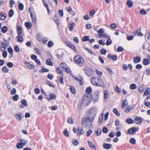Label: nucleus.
Masks as SVG:
<instances>
[{"label": "nucleus", "instance_id": "f257e3e1", "mask_svg": "<svg viewBox=\"0 0 150 150\" xmlns=\"http://www.w3.org/2000/svg\"><path fill=\"white\" fill-rule=\"evenodd\" d=\"M91 83L94 86H103L104 85L103 80L99 77H93L91 79Z\"/></svg>", "mask_w": 150, "mask_h": 150}, {"label": "nucleus", "instance_id": "f03ea898", "mask_svg": "<svg viewBox=\"0 0 150 150\" xmlns=\"http://www.w3.org/2000/svg\"><path fill=\"white\" fill-rule=\"evenodd\" d=\"M93 120L89 119L87 117H84L81 120L82 125L83 127H88L89 128L91 125V123Z\"/></svg>", "mask_w": 150, "mask_h": 150}, {"label": "nucleus", "instance_id": "7ed1b4c3", "mask_svg": "<svg viewBox=\"0 0 150 150\" xmlns=\"http://www.w3.org/2000/svg\"><path fill=\"white\" fill-rule=\"evenodd\" d=\"M83 70L86 75L89 77L93 75L94 72V71L89 67H83Z\"/></svg>", "mask_w": 150, "mask_h": 150}, {"label": "nucleus", "instance_id": "20e7f679", "mask_svg": "<svg viewBox=\"0 0 150 150\" xmlns=\"http://www.w3.org/2000/svg\"><path fill=\"white\" fill-rule=\"evenodd\" d=\"M96 115L95 111L92 108H91L86 113V116L89 119L93 121Z\"/></svg>", "mask_w": 150, "mask_h": 150}, {"label": "nucleus", "instance_id": "39448f33", "mask_svg": "<svg viewBox=\"0 0 150 150\" xmlns=\"http://www.w3.org/2000/svg\"><path fill=\"white\" fill-rule=\"evenodd\" d=\"M91 96L89 95L85 94L84 95L82 100V103L83 105L86 106L88 105L89 103L90 98Z\"/></svg>", "mask_w": 150, "mask_h": 150}, {"label": "nucleus", "instance_id": "423d86ee", "mask_svg": "<svg viewBox=\"0 0 150 150\" xmlns=\"http://www.w3.org/2000/svg\"><path fill=\"white\" fill-rule=\"evenodd\" d=\"M74 61L76 64H83L84 62L83 59L79 55L76 56L74 58Z\"/></svg>", "mask_w": 150, "mask_h": 150}, {"label": "nucleus", "instance_id": "0eeeda50", "mask_svg": "<svg viewBox=\"0 0 150 150\" xmlns=\"http://www.w3.org/2000/svg\"><path fill=\"white\" fill-rule=\"evenodd\" d=\"M15 117L18 121L21 120L23 118V116L21 112H18L15 115Z\"/></svg>", "mask_w": 150, "mask_h": 150}, {"label": "nucleus", "instance_id": "6e6552de", "mask_svg": "<svg viewBox=\"0 0 150 150\" xmlns=\"http://www.w3.org/2000/svg\"><path fill=\"white\" fill-rule=\"evenodd\" d=\"M138 131L137 129L135 127H133L129 128L128 131V134H133L134 133Z\"/></svg>", "mask_w": 150, "mask_h": 150}, {"label": "nucleus", "instance_id": "1a4fd4ad", "mask_svg": "<svg viewBox=\"0 0 150 150\" xmlns=\"http://www.w3.org/2000/svg\"><path fill=\"white\" fill-rule=\"evenodd\" d=\"M29 11H30V16L32 19L33 22L35 23V22L36 19V16L35 13L34 12L33 13L31 12L30 8L29 9Z\"/></svg>", "mask_w": 150, "mask_h": 150}, {"label": "nucleus", "instance_id": "9d476101", "mask_svg": "<svg viewBox=\"0 0 150 150\" xmlns=\"http://www.w3.org/2000/svg\"><path fill=\"white\" fill-rule=\"evenodd\" d=\"M24 64L30 69H34L35 68V67L34 65L31 64L28 62H25L24 63Z\"/></svg>", "mask_w": 150, "mask_h": 150}, {"label": "nucleus", "instance_id": "9b49d317", "mask_svg": "<svg viewBox=\"0 0 150 150\" xmlns=\"http://www.w3.org/2000/svg\"><path fill=\"white\" fill-rule=\"evenodd\" d=\"M92 98L93 100L97 102L99 99V93H97L94 94L92 96Z\"/></svg>", "mask_w": 150, "mask_h": 150}, {"label": "nucleus", "instance_id": "f8f14e48", "mask_svg": "<svg viewBox=\"0 0 150 150\" xmlns=\"http://www.w3.org/2000/svg\"><path fill=\"white\" fill-rule=\"evenodd\" d=\"M134 108V106L133 105H130L125 109L124 112L126 113L129 112Z\"/></svg>", "mask_w": 150, "mask_h": 150}, {"label": "nucleus", "instance_id": "ddd939ff", "mask_svg": "<svg viewBox=\"0 0 150 150\" xmlns=\"http://www.w3.org/2000/svg\"><path fill=\"white\" fill-rule=\"evenodd\" d=\"M142 118L139 117H137L135 118L134 122L137 124H139L142 122Z\"/></svg>", "mask_w": 150, "mask_h": 150}, {"label": "nucleus", "instance_id": "4468645a", "mask_svg": "<svg viewBox=\"0 0 150 150\" xmlns=\"http://www.w3.org/2000/svg\"><path fill=\"white\" fill-rule=\"evenodd\" d=\"M112 145L111 144L104 143L103 145V147L106 149H109L112 147Z\"/></svg>", "mask_w": 150, "mask_h": 150}, {"label": "nucleus", "instance_id": "2eb2a0df", "mask_svg": "<svg viewBox=\"0 0 150 150\" xmlns=\"http://www.w3.org/2000/svg\"><path fill=\"white\" fill-rule=\"evenodd\" d=\"M122 104L121 105V107L122 109H124L128 104V101H127L126 99L123 100L122 102Z\"/></svg>", "mask_w": 150, "mask_h": 150}, {"label": "nucleus", "instance_id": "dca6fc26", "mask_svg": "<svg viewBox=\"0 0 150 150\" xmlns=\"http://www.w3.org/2000/svg\"><path fill=\"white\" fill-rule=\"evenodd\" d=\"M134 35L142 37L143 36L142 34L141 33L140 29H138L134 33Z\"/></svg>", "mask_w": 150, "mask_h": 150}, {"label": "nucleus", "instance_id": "f3484780", "mask_svg": "<svg viewBox=\"0 0 150 150\" xmlns=\"http://www.w3.org/2000/svg\"><path fill=\"white\" fill-rule=\"evenodd\" d=\"M104 99H106L109 97V94L108 91L107 90H105L103 91Z\"/></svg>", "mask_w": 150, "mask_h": 150}, {"label": "nucleus", "instance_id": "a211bd4d", "mask_svg": "<svg viewBox=\"0 0 150 150\" xmlns=\"http://www.w3.org/2000/svg\"><path fill=\"white\" fill-rule=\"evenodd\" d=\"M141 60V58L139 56H136L134 58L133 62L135 63L140 62Z\"/></svg>", "mask_w": 150, "mask_h": 150}, {"label": "nucleus", "instance_id": "6ab92c4d", "mask_svg": "<svg viewBox=\"0 0 150 150\" xmlns=\"http://www.w3.org/2000/svg\"><path fill=\"white\" fill-rule=\"evenodd\" d=\"M9 43L8 42H1V48H4V50L2 51H4L6 49V47L8 45Z\"/></svg>", "mask_w": 150, "mask_h": 150}, {"label": "nucleus", "instance_id": "aec40b11", "mask_svg": "<svg viewBox=\"0 0 150 150\" xmlns=\"http://www.w3.org/2000/svg\"><path fill=\"white\" fill-rule=\"evenodd\" d=\"M83 133L84 131L81 127H78L77 129V134L78 135H80L83 134Z\"/></svg>", "mask_w": 150, "mask_h": 150}, {"label": "nucleus", "instance_id": "412c9836", "mask_svg": "<svg viewBox=\"0 0 150 150\" xmlns=\"http://www.w3.org/2000/svg\"><path fill=\"white\" fill-rule=\"evenodd\" d=\"M88 143L89 147L91 149H94V150H96L95 146L94 145L93 143L91 141H88Z\"/></svg>", "mask_w": 150, "mask_h": 150}, {"label": "nucleus", "instance_id": "4be33fe9", "mask_svg": "<svg viewBox=\"0 0 150 150\" xmlns=\"http://www.w3.org/2000/svg\"><path fill=\"white\" fill-rule=\"evenodd\" d=\"M44 6L46 8L48 13H50V11L48 4L46 1L45 0H42Z\"/></svg>", "mask_w": 150, "mask_h": 150}, {"label": "nucleus", "instance_id": "5701e85b", "mask_svg": "<svg viewBox=\"0 0 150 150\" xmlns=\"http://www.w3.org/2000/svg\"><path fill=\"white\" fill-rule=\"evenodd\" d=\"M25 25L26 28L28 29H30L32 26V24L30 22L25 23Z\"/></svg>", "mask_w": 150, "mask_h": 150}, {"label": "nucleus", "instance_id": "b1692460", "mask_svg": "<svg viewBox=\"0 0 150 150\" xmlns=\"http://www.w3.org/2000/svg\"><path fill=\"white\" fill-rule=\"evenodd\" d=\"M67 46L71 48L72 50H74L75 51V46L74 45L71 44V43L69 42H67L66 43Z\"/></svg>", "mask_w": 150, "mask_h": 150}, {"label": "nucleus", "instance_id": "393cba45", "mask_svg": "<svg viewBox=\"0 0 150 150\" xmlns=\"http://www.w3.org/2000/svg\"><path fill=\"white\" fill-rule=\"evenodd\" d=\"M17 32L18 34L21 35L22 34V28L21 26H19L17 28Z\"/></svg>", "mask_w": 150, "mask_h": 150}, {"label": "nucleus", "instance_id": "a878e982", "mask_svg": "<svg viewBox=\"0 0 150 150\" xmlns=\"http://www.w3.org/2000/svg\"><path fill=\"white\" fill-rule=\"evenodd\" d=\"M6 14L4 13L3 12H1L0 13V19L1 20H4L6 18Z\"/></svg>", "mask_w": 150, "mask_h": 150}, {"label": "nucleus", "instance_id": "bb28decb", "mask_svg": "<svg viewBox=\"0 0 150 150\" xmlns=\"http://www.w3.org/2000/svg\"><path fill=\"white\" fill-rule=\"evenodd\" d=\"M149 61L147 58H145L144 59L143 61V64L145 65H147L149 64Z\"/></svg>", "mask_w": 150, "mask_h": 150}, {"label": "nucleus", "instance_id": "cd10ccee", "mask_svg": "<svg viewBox=\"0 0 150 150\" xmlns=\"http://www.w3.org/2000/svg\"><path fill=\"white\" fill-rule=\"evenodd\" d=\"M126 122L129 124H130L133 123V121L132 119L128 118L126 119Z\"/></svg>", "mask_w": 150, "mask_h": 150}, {"label": "nucleus", "instance_id": "c85d7f7f", "mask_svg": "<svg viewBox=\"0 0 150 150\" xmlns=\"http://www.w3.org/2000/svg\"><path fill=\"white\" fill-rule=\"evenodd\" d=\"M127 4L128 6V7L129 8H131L133 5V3L131 1L128 0L127 2Z\"/></svg>", "mask_w": 150, "mask_h": 150}, {"label": "nucleus", "instance_id": "c756f323", "mask_svg": "<svg viewBox=\"0 0 150 150\" xmlns=\"http://www.w3.org/2000/svg\"><path fill=\"white\" fill-rule=\"evenodd\" d=\"M70 89L71 91L73 93L75 94L76 93V90L74 86H70Z\"/></svg>", "mask_w": 150, "mask_h": 150}, {"label": "nucleus", "instance_id": "7c9ffc66", "mask_svg": "<svg viewBox=\"0 0 150 150\" xmlns=\"http://www.w3.org/2000/svg\"><path fill=\"white\" fill-rule=\"evenodd\" d=\"M7 30L8 28L6 26H3L1 29V32L4 33H6L7 32Z\"/></svg>", "mask_w": 150, "mask_h": 150}, {"label": "nucleus", "instance_id": "2f4dec72", "mask_svg": "<svg viewBox=\"0 0 150 150\" xmlns=\"http://www.w3.org/2000/svg\"><path fill=\"white\" fill-rule=\"evenodd\" d=\"M100 36L103 38H107L108 39H110V36L108 35L105 33H104L101 35H100Z\"/></svg>", "mask_w": 150, "mask_h": 150}, {"label": "nucleus", "instance_id": "473e14b6", "mask_svg": "<svg viewBox=\"0 0 150 150\" xmlns=\"http://www.w3.org/2000/svg\"><path fill=\"white\" fill-rule=\"evenodd\" d=\"M145 89L144 86L143 85L142 86H140L138 89L139 91L141 93H142L144 92Z\"/></svg>", "mask_w": 150, "mask_h": 150}, {"label": "nucleus", "instance_id": "72a5a7b5", "mask_svg": "<svg viewBox=\"0 0 150 150\" xmlns=\"http://www.w3.org/2000/svg\"><path fill=\"white\" fill-rule=\"evenodd\" d=\"M24 145L21 143L19 142L16 145V147L18 149H21L23 147Z\"/></svg>", "mask_w": 150, "mask_h": 150}, {"label": "nucleus", "instance_id": "f704fd0d", "mask_svg": "<svg viewBox=\"0 0 150 150\" xmlns=\"http://www.w3.org/2000/svg\"><path fill=\"white\" fill-rule=\"evenodd\" d=\"M92 91V88L90 86L88 87L86 90V92L87 93V94H88L91 93Z\"/></svg>", "mask_w": 150, "mask_h": 150}, {"label": "nucleus", "instance_id": "c9c22d12", "mask_svg": "<svg viewBox=\"0 0 150 150\" xmlns=\"http://www.w3.org/2000/svg\"><path fill=\"white\" fill-rule=\"evenodd\" d=\"M70 25L69 27V30L70 31H71L73 29L74 27V22H72L71 23H70Z\"/></svg>", "mask_w": 150, "mask_h": 150}, {"label": "nucleus", "instance_id": "e433bc0d", "mask_svg": "<svg viewBox=\"0 0 150 150\" xmlns=\"http://www.w3.org/2000/svg\"><path fill=\"white\" fill-rule=\"evenodd\" d=\"M45 63L46 64L50 65L52 66L53 65V63L50 59H47L46 60Z\"/></svg>", "mask_w": 150, "mask_h": 150}, {"label": "nucleus", "instance_id": "4c0bfd02", "mask_svg": "<svg viewBox=\"0 0 150 150\" xmlns=\"http://www.w3.org/2000/svg\"><path fill=\"white\" fill-rule=\"evenodd\" d=\"M95 132L96 134V135L98 136L100 135L101 133V130L100 129H98L97 130H96Z\"/></svg>", "mask_w": 150, "mask_h": 150}, {"label": "nucleus", "instance_id": "58836bf2", "mask_svg": "<svg viewBox=\"0 0 150 150\" xmlns=\"http://www.w3.org/2000/svg\"><path fill=\"white\" fill-rule=\"evenodd\" d=\"M49 97L50 98V99L54 100L56 98V96L53 93H50L49 96Z\"/></svg>", "mask_w": 150, "mask_h": 150}, {"label": "nucleus", "instance_id": "ea45409f", "mask_svg": "<svg viewBox=\"0 0 150 150\" xmlns=\"http://www.w3.org/2000/svg\"><path fill=\"white\" fill-rule=\"evenodd\" d=\"M60 66L61 68L64 70L67 67V65L64 63H61Z\"/></svg>", "mask_w": 150, "mask_h": 150}, {"label": "nucleus", "instance_id": "a19ab883", "mask_svg": "<svg viewBox=\"0 0 150 150\" xmlns=\"http://www.w3.org/2000/svg\"><path fill=\"white\" fill-rule=\"evenodd\" d=\"M84 49L87 50L88 53H89L91 55H95V54L90 49H88L86 47H85Z\"/></svg>", "mask_w": 150, "mask_h": 150}, {"label": "nucleus", "instance_id": "79ce46f5", "mask_svg": "<svg viewBox=\"0 0 150 150\" xmlns=\"http://www.w3.org/2000/svg\"><path fill=\"white\" fill-rule=\"evenodd\" d=\"M48 69H45L43 67H42L41 70L40 71V73H43L45 72H48Z\"/></svg>", "mask_w": 150, "mask_h": 150}, {"label": "nucleus", "instance_id": "37998d69", "mask_svg": "<svg viewBox=\"0 0 150 150\" xmlns=\"http://www.w3.org/2000/svg\"><path fill=\"white\" fill-rule=\"evenodd\" d=\"M113 112L116 115L118 116L120 115V113L119 112L117 111V109L116 108H114L113 110Z\"/></svg>", "mask_w": 150, "mask_h": 150}, {"label": "nucleus", "instance_id": "c03bdc74", "mask_svg": "<svg viewBox=\"0 0 150 150\" xmlns=\"http://www.w3.org/2000/svg\"><path fill=\"white\" fill-rule=\"evenodd\" d=\"M16 38H17V42H22L23 40V39L22 36L20 35L16 37Z\"/></svg>", "mask_w": 150, "mask_h": 150}, {"label": "nucleus", "instance_id": "a18cd8bd", "mask_svg": "<svg viewBox=\"0 0 150 150\" xmlns=\"http://www.w3.org/2000/svg\"><path fill=\"white\" fill-rule=\"evenodd\" d=\"M89 39V38L87 36H85L83 37L82 39V40L83 41L85 42L88 41Z\"/></svg>", "mask_w": 150, "mask_h": 150}, {"label": "nucleus", "instance_id": "49530a36", "mask_svg": "<svg viewBox=\"0 0 150 150\" xmlns=\"http://www.w3.org/2000/svg\"><path fill=\"white\" fill-rule=\"evenodd\" d=\"M150 89L149 88L147 87L146 88L145 90L144 91V94L145 95H147L149 93Z\"/></svg>", "mask_w": 150, "mask_h": 150}, {"label": "nucleus", "instance_id": "de8ad7c7", "mask_svg": "<svg viewBox=\"0 0 150 150\" xmlns=\"http://www.w3.org/2000/svg\"><path fill=\"white\" fill-rule=\"evenodd\" d=\"M20 143H21L23 145H26L27 143V141L25 139H20Z\"/></svg>", "mask_w": 150, "mask_h": 150}, {"label": "nucleus", "instance_id": "09e8293b", "mask_svg": "<svg viewBox=\"0 0 150 150\" xmlns=\"http://www.w3.org/2000/svg\"><path fill=\"white\" fill-rule=\"evenodd\" d=\"M27 102L25 99H23L21 100V104L24 106L26 107L27 106Z\"/></svg>", "mask_w": 150, "mask_h": 150}, {"label": "nucleus", "instance_id": "8fccbe9b", "mask_svg": "<svg viewBox=\"0 0 150 150\" xmlns=\"http://www.w3.org/2000/svg\"><path fill=\"white\" fill-rule=\"evenodd\" d=\"M24 6L23 4L21 3L18 4V9L21 11H23V9Z\"/></svg>", "mask_w": 150, "mask_h": 150}, {"label": "nucleus", "instance_id": "3c124183", "mask_svg": "<svg viewBox=\"0 0 150 150\" xmlns=\"http://www.w3.org/2000/svg\"><path fill=\"white\" fill-rule=\"evenodd\" d=\"M54 20L58 26L59 24V22L58 19L57 17L56 16H55L54 17Z\"/></svg>", "mask_w": 150, "mask_h": 150}, {"label": "nucleus", "instance_id": "603ef678", "mask_svg": "<svg viewBox=\"0 0 150 150\" xmlns=\"http://www.w3.org/2000/svg\"><path fill=\"white\" fill-rule=\"evenodd\" d=\"M2 70L4 73H6L8 72L9 69L6 66H4L2 68Z\"/></svg>", "mask_w": 150, "mask_h": 150}, {"label": "nucleus", "instance_id": "864d4df0", "mask_svg": "<svg viewBox=\"0 0 150 150\" xmlns=\"http://www.w3.org/2000/svg\"><path fill=\"white\" fill-rule=\"evenodd\" d=\"M129 88L131 89H135L136 88V85L135 84H131L129 86Z\"/></svg>", "mask_w": 150, "mask_h": 150}, {"label": "nucleus", "instance_id": "5fc2aeb1", "mask_svg": "<svg viewBox=\"0 0 150 150\" xmlns=\"http://www.w3.org/2000/svg\"><path fill=\"white\" fill-rule=\"evenodd\" d=\"M19 99V96L18 95H16L12 97L13 100L14 101H16Z\"/></svg>", "mask_w": 150, "mask_h": 150}, {"label": "nucleus", "instance_id": "6e6d98bb", "mask_svg": "<svg viewBox=\"0 0 150 150\" xmlns=\"http://www.w3.org/2000/svg\"><path fill=\"white\" fill-rule=\"evenodd\" d=\"M106 50L104 48H102L100 50V53L101 54L105 55L106 53Z\"/></svg>", "mask_w": 150, "mask_h": 150}, {"label": "nucleus", "instance_id": "4d7b16f0", "mask_svg": "<svg viewBox=\"0 0 150 150\" xmlns=\"http://www.w3.org/2000/svg\"><path fill=\"white\" fill-rule=\"evenodd\" d=\"M129 142L133 144H136V140L133 138H132L130 139Z\"/></svg>", "mask_w": 150, "mask_h": 150}, {"label": "nucleus", "instance_id": "13d9d810", "mask_svg": "<svg viewBox=\"0 0 150 150\" xmlns=\"http://www.w3.org/2000/svg\"><path fill=\"white\" fill-rule=\"evenodd\" d=\"M104 31V29L103 28H101L98 31H97V32L100 35L102 34Z\"/></svg>", "mask_w": 150, "mask_h": 150}, {"label": "nucleus", "instance_id": "bf43d9fd", "mask_svg": "<svg viewBox=\"0 0 150 150\" xmlns=\"http://www.w3.org/2000/svg\"><path fill=\"white\" fill-rule=\"evenodd\" d=\"M54 45L53 42L52 41H50L48 43V46L49 47H51Z\"/></svg>", "mask_w": 150, "mask_h": 150}, {"label": "nucleus", "instance_id": "052dcab7", "mask_svg": "<svg viewBox=\"0 0 150 150\" xmlns=\"http://www.w3.org/2000/svg\"><path fill=\"white\" fill-rule=\"evenodd\" d=\"M123 50L124 48L122 46H119L117 50V52H121Z\"/></svg>", "mask_w": 150, "mask_h": 150}, {"label": "nucleus", "instance_id": "680f3d73", "mask_svg": "<svg viewBox=\"0 0 150 150\" xmlns=\"http://www.w3.org/2000/svg\"><path fill=\"white\" fill-rule=\"evenodd\" d=\"M105 69L108 71L111 74H113V72L111 70V69H110L109 67H105Z\"/></svg>", "mask_w": 150, "mask_h": 150}, {"label": "nucleus", "instance_id": "e2e57ef3", "mask_svg": "<svg viewBox=\"0 0 150 150\" xmlns=\"http://www.w3.org/2000/svg\"><path fill=\"white\" fill-rule=\"evenodd\" d=\"M72 143L74 145L77 146L79 142L76 139H74L72 140Z\"/></svg>", "mask_w": 150, "mask_h": 150}, {"label": "nucleus", "instance_id": "0e129e2a", "mask_svg": "<svg viewBox=\"0 0 150 150\" xmlns=\"http://www.w3.org/2000/svg\"><path fill=\"white\" fill-rule=\"evenodd\" d=\"M112 43V40L110 39H108L107 40L105 44L107 46H108L111 45Z\"/></svg>", "mask_w": 150, "mask_h": 150}, {"label": "nucleus", "instance_id": "69168bd1", "mask_svg": "<svg viewBox=\"0 0 150 150\" xmlns=\"http://www.w3.org/2000/svg\"><path fill=\"white\" fill-rule=\"evenodd\" d=\"M96 74L99 76H101L103 74L102 72L101 71H98L97 69L95 70Z\"/></svg>", "mask_w": 150, "mask_h": 150}, {"label": "nucleus", "instance_id": "338daca9", "mask_svg": "<svg viewBox=\"0 0 150 150\" xmlns=\"http://www.w3.org/2000/svg\"><path fill=\"white\" fill-rule=\"evenodd\" d=\"M14 14V12L12 9L9 12V16L10 17H12Z\"/></svg>", "mask_w": 150, "mask_h": 150}, {"label": "nucleus", "instance_id": "774afa93", "mask_svg": "<svg viewBox=\"0 0 150 150\" xmlns=\"http://www.w3.org/2000/svg\"><path fill=\"white\" fill-rule=\"evenodd\" d=\"M63 134L66 137H68L69 136V133L67 130H64L63 131Z\"/></svg>", "mask_w": 150, "mask_h": 150}]
</instances>
